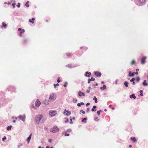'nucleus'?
I'll return each mask as SVG.
<instances>
[{
  "label": "nucleus",
  "instance_id": "nucleus-1",
  "mask_svg": "<svg viewBox=\"0 0 148 148\" xmlns=\"http://www.w3.org/2000/svg\"><path fill=\"white\" fill-rule=\"evenodd\" d=\"M42 116L41 115H38L35 118V123L36 124H38L40 120L42 119Z\"/></svg>",
  "mask_w": 148,
  "mask_h": 148
},
{
  "label": "nucleus",
  "instance_id": "nucleus-2",
  "mask_svg": "<svg viewBox=\"0 0 148 148\" xmlns=\"http://www.w3.org/2000/svg\"><path fill=\"white\" fill-rule=\"evenodd\" d=\"M50 130L51 132L54 133L58 131L59 129L57 127H54L51 129Z\"/></svg>",
  "mask_w": 148,
  "mask_h": 148
},
{
  "label": "nucleus",
  "instance_id": "nucleus-25",
  "mask_svg": "<svg viewBox=\"0 0 148 148\" xmlns=\"http://www.w3.org/2000/svg\"><path fill=\"white\" fill-rule=\"evenodd\" d=\"M93 100H95V103H97V99L96 98L95 96H94V97Z\"/></svg>",
  "mask_w": 148,
  "mask_h": 148
},
{
  "label": "nucleus",
  "instance_id": "nucleus-53",
  "mask_svg": "<svg viewBox=\"0 0 148 148\" xmlns=\"http://www.w3.org/2000/svg\"><path fill=\"white\" fill-rule=\"evenodd\" d=\"M48 141L49 143H51L52 142V140L51 139H49Z\"/></svg>",
  "mask_w": 148,
  "mask_h": 148
},
{
  "label": "nucleus",
  "instance_id": "nucleus-15",
  "mask_svg": "<svg viewBox=\"0 0 148 148\" xmlns=\"http://www.w3.org/2000/svg\"><path fill=\"white\" fill-rule=\"evenodd\" d=\"M95 80V79L93 78V77H92L90 79L89 78L88 79V83L89 84L90 83L91 81H94Z\"/></svg>",
  "mask_w": 148,
  "mask_h": 148
},
{
  "label": "nucleus",
  "instance_id": "nucleus-48",
  "mask_svg": "<svg viewBox=\"0 0 148 148\" xmlns=\"http://www.w3.org/2000/svg\"><path fill=\"white\" fill-rule=\"evenodd\" d=\"M71 131V130L70 129H68L67 130L66 132H70Z\"/></svg>",
  "mask_w": 148,
  "mask_h": 148
},
{
  "label": "nucleus",
  "instance_id": "nucleus-34",
  "mask_svg": "<svg viewBox=\"0 0 148 148\" xmlns=\"http://www.w3.org/2000/svg\"><path fill=\"white\" fill-rule=\"evenodd\" d=\"M135 80V78L134 77H133L132 78V79H131L130 80V82H134V80Z\"/></svg>",
  "mask_w": 148,
  "mask_h": 148
},
{
  "label": "nucleus",
  "instance_id": "nucleus-23",
  "mask_svg": "<svg viewBox=\"0 0 148 148\" xmlns=\"http://www.w3.org/2000/svg\"><path fill=\"white\" fill-rule=\"evenodd\" d=\"M106 88V86L105 85H103L102 87L100 88V89L101 90H105Z\"/></svg>",
  "mask_w": 148,
  "mask_h": 148
},
{
  "label": "nucleus",
  "instance_id": "nucleus-45",
  "mask_svg": "<svg viewBox=\"0 0 148 148\" xmlns=\"http://www.w3.org/2000/svg\"><path fill=\"white\" fill-rule=\"evenodd\" d=\"M118 80L117 79H116L115 82V84H117L118 83Z\"/></svg>",
  "mask_w": 148,
  "mask_h": 148
},
{
  "label": "nucleus",
  "instance_id": "nucleus-59",
  "mask_svg": "<svg viewBox=\"0 0 148 148\" xmlns=\"http://www.w3.org/2000/svg\"><path fill=\"white\" fill-rule=\"evenodd\" d=\"M135 74L136 75H137L138 74V72H136V73H135Z\"/></svg>",
  "mask_w": 148,
  "mask_h": 148
},
{
  "label": "nucleus",
  "instance_id": "nucleus-4",
  "mask_svg": "<svg viewBox=\"0 0 148 148\" xmlns=\"http://www.w3.org/2000/svg\"><path fill=\"white\" fill-rule=\"evenodd\" d=\"M147 58L146 56H144L142 58L141 63L142 64H144L145 62V60Z\"/></svg>",
  "mask_w": 148,
  "mask_h": 148
},
{
  "label": "nucleus",
  "instance_id": "nucleus-33",
  "mask_svg": "<svg viewBox=\"0 0 148 148\" xmlns=\"http://www.w3.org/2000/svg\"><path fill=\"white\" fill-rule=\"evenodd\" d=\"M53 85L54 86V88H56V86H59V84L58 83H57L56 84H54Z\"/></svg>",
  "mask_w": 148,
  "mask_h": 148
},
{
  "label": "nucleus",
  "instance_id": "nucleus-40",
  "mask_svg": "<svg viewBox=\"0 0 148 148\" xmlns=\"http://www.w3.org/2000/svg\"><path fill=\"white\" fill-rule=\"evenodd\" d=\"M29 22L32 23V24H34V21H32L31 19L29 20Z\"/></svg>",
  "mask_w": 148,
  "mask_h": 148
},
{
  "label": "nucleus",
  "instance_id": "nucleus-44",
  "mask_svg": "<svg viewBox=\"0 0 148 148\" xmlns=\"http://www.w3.org/2000/svg\"><path fill=\"white\" fill-rule=\"evenodd\" d=\"M16 5V4L15 3H12V6L14 8L15 7V5Z\"/></svg>",
  "mask_w": 148,
  "mask_h": 148
},
{
  "label": "nucleus",
  "instance_id": "nucleus-63",
  "mask_svg": "<svg viewBox=\"0 0 148 148\" xmlns=\"http://www.w3.org/2000/svg\"><path fill=\"white\" fill-rule=\"evenodd\" d=\"M88 89H89V90H91V87H88Z\"/></svg>",
  "mask_w": 148,
  "mask_h": 148
},
{
  "label": "nucleus",
  "instance_id": "nucleus-57",
  "mask_svg": "<svg viewBox=\"0 0 148 148\" xmlns=\"http://www.w3.org/2000/svg\"><path fill=\"white\" fill-rule=\"evenodd\" d=\"M80 103L81 105H83L84 104V103L83 102H81Z\"/></svg>",
  "mask_w": 148,
  "mask_h": 148
},
{
  "label": "nucleus",
  "instance_id": "nucleus-47",
  "mask_svg": "<svg viewBox=\"0 0 148 148\" xmlns=\"http://www.w3.org/2000/svg\"><path fill=\"white\" fill-rule=\"evenodd\" d=\"M90 104V103L89 102L87 103L86 105V106H88V105Z\"/></svg>",
  "mask_w": 148,
  "mask_h": 148
},
{
  "label": "nucleus",
  "instance_id": "nucleus-18",
  "mask_svg": "<svg viewBox=\"0 0 148 148\" xmlns=\"http://www.w3.org/2000/svg\"><path fill=\"white\" fill-rule=\"evenodd\" d=\"M146 80H144L143 82V83H142L143 85L144 86H148L147 83L146 82Z\"/></svg>",
  "mask_w": 148,
  "mask_h": 148
},
{
  "label": "nucleus",
  "instance_id": "nucleus-55",
  "mask_svg": "<svg viewBox=\"0 0 148 148\" xmlns=\"http://www.w3.org/2000/svg\"><path fill=\"white\" fill-rule=\"evenodd\" d=\"M93 86H98V83H96V84H93Z\"/></svg>",
  "mask_w": 148,
  "mask_h": 148
},
{
  "label": "nucleus",
  "instance_id": "nucleus-60",
  "mask_svg": "<svg viewBox=\"0 0 148 148\" xmlns=\"http://www.w3.org/2000/svg\"><path fill=\"white\" fill-rule=\"evenodd\" d=\"M104 82L103 81H102L101 82V84H104Z\"/></svg>",
  "mask_w": 148,
  "mask_h": 148
},
{
  "label": "nucleus",
  "instance_id": "nucleus-62",
  "mask_svg": "<svg viewBox=\"0 0 148 148\" xmlns=\"http://www.w3.org/2000/svg\"><path fill=\"white\" fill-rule=\"evenodd\" d=\"M32 21H34V20H35V18H32Z\"/></svg>",
  "mask_w": 148,
  "mask_h": 148
},
{
  "label": "nucleus",
  "instance_id": "nucleus-32",
  "mask_svg": "<svg viewBox=\"0 0 148 148\" xmlns=\"http://www.w3.org/2000/svg\"><path fill=\"white\" fill-rule=\"evenodd\" d=\"M29 3V1H27L25 4V5L27 7H28L29 6V5L28 4Z\"/></svg>",
  "mask_w": 148,
  "mask_h": 148
},
{
  "label": "nucleus",
  "instance_id": "nucleus-22",
  "mask_svg": "<svg viewBox=\"0 0 148 148\" xmlns=\"http://www.w3.org/2000/svg\"><path fill=\"white\" fill-rule=\"evenodd\" d=\"M93 108H92L91 109V111H92V112H94V111H96V110L95 109L96 108H97V107L96 106H94L93 107Z\"/></svg>",
  "mask_w": 148,
  "mask_h": 148
},
{
  "label": "nucleus",
  "instance_id": "nucleus-36",
  "mask_svg": "<svg viewBox=\"0 0 148 148\" xmlns=\"http://www.w3.org/2000/svg\"><path fill=\"white\" fill-rule=\"evenodd\" d=\"M135 61L134 60H133L132 61V62L131 63V64L132 65H133V64H135Z\"/></svg>",
  "mask_w": 148,
  "mask_h": 148
},
{
  "label": "nucleus",
  "instance_id": "nucleus-11",
  "mask_svg": "<svg viewBox=\"0 0 148 148\" xmlns=\"http://www.w3.org/2000/svg\"><path fill=\"white\" fill-rule=\"evenodd\" d=\"M71 111H69L66 109H65V115L67 116H69L71 115Z\"/></svg>",
  "mask_w": 148,
  "mask_h": 148
},
{
  "label": "nucleus",
  "instance_id": "nucleus-12",
  "mask_svg": "<svg viewBox=\"0 0 148 148\" xmlns=\"http://www.w3.org/2000/svg\"><path fill=\"white\" fill-rule=\"evenodd\" d=\"M66 67L69 68H74L76 66H75L74 65H73L71 64H69L66 65Z\"/></svg>",
  "mask_w": 148,
  "mask_h": 148
},
{
  "label": "nucleus",
  "instance_id": "nucleus-35",
  "mask_svg": "<svg viewBox=\"0 0 148 148\" xmlns=\"http://www.w3.org/2000/svg\"><path fill=\"white\" fill-rule=\"evenodd\" d=\"M70 123L71 124H72L73 123V122L72 121V117H70Z\"/></svg>",
  "mask_w": 148,
  "mask_h": 148
},
{
  "label": "nucleus",
  "instance_id": "nucleus-20",
  "mask_svg": "<svg viewBox=\"0 0 148 148\" xmlns=\"http://www.w3.org/2000/svg\"><path fill=\"white\" fill-rule=\"evenodd\" d=\"M130 97L131 99H132L133 98L134 99H135L136 98V97L135 96L134 94H132V95H130Z\"/></svg>",
  "mask_w": 148,
  "mask_h": 148
},
{
  "label": "nucleus",
  "instance_id": "nucleus-52",
  "mask_svg": "<svg viewBox=\"0 0 148 148\" xmlns=\"http://www.w3.org/2000/svg\"><path fill=\"white\" fill-rule=\"evenodd\" d=\"M86 92L87 93H89L90 92V90H87L86 91Z\"/></svg>",
  "mask_w": 148,
  "mask_h": 148
},
{
  "label": "nucleus",
  "instance_id": "nucleus-43",
  "mask_svg": "<svg viewBox=\"0 0 148 148\" xmlns=\"http://www.w3.org/2000/svg\"><path fill=\"white\" fill-rule=\"evenodd\" d=\"M25 32V30L24 29H22L21 31V32H20V34H21L22 33H23Z\"/></svg>",
  "mask_w": 148,
  "mask_h": 148
},
{
  "label": "nucleus",
  "instance_id": "nucleus-16",
  "mask_svg": "<svg viewBox=\"0 0 148 148\" xmlns=\"http://www.w3.org/2000/svg\"><path fill=\"white\" fill-rule=\"evenodd\" d=\"M130 140L133 141V143H135L136 142L137 140H136V138L135 137H131L130 138Z\"/></svg>",
  "mask_w": 148,
  "mask_h": 148
},
{
  "label": "nucleus",
  "instance_id": "nucleus-58",
  "mask_svg": "<svg viewBox=\"0 0 148 148\" xmlns=\"http://www.w3.org/2000/svg\"><path fill=\"white\" fill-rule=\"evenodd\" d=\"M7 4H8V5H10L11 4V3H10V2H8V3Z\"/></svg>",
  "mask_w": 148,
  "mask_h": 148
},
{
  "label": "nucleus",
  "instance_id": "nucleus-5",
  "mask_svg": "<svg viewBox=\"0 0 148 148\" xmlns=\"http://www.w3.org/2000/svg\"><path fill=\"white\" fill-rule=\"evenodd\" d=\"M41 102L39 99H37L35 102V105L36 106L38 107L40 104Z\"/></svg>",
  "mask_w": 148,
  "mask_h": 148
},
{
  "label": "nucleus",
  "instance_id": "nucleus-56",
  "mask_svg": "<svg viewBox=\"0 0 148 148\" xmlns=\"http://www.w3.org/2000/svg\"><path fill=\"white\" fill-rule=\"evenodd\" d=\"M18 31H21L22 30V29L21 28H19L18 29Z\"/></svg>",
  "mask_w": 148,
  "mask_h": 148
},
{
  "label": "nucleus",
  "instance_id": "nucleus-31",
  "mask_svg": "<svg viewBox=\"0 0 148 148\" xmlns=\"http://www.w3.org/2000/svg\"><path fill=\"white\" fill-rule=\"evenodd\" d=\"M102 111L101 110H100L99 111H98L97 112V114L98 115H99L100 114V112H101Z\"/></svg>",
  "mask_w": 148,
  "mask_h": 148
},
{
  "label": "nucleus",
  "instance_id": "nucleus-49",
  "mask_svg": "<svg viewBox=\"0 0 148 148\" xmlns=\"http://www.w3.org/2000/svg\"><path fill=\"white\" fill-rule=\"evenodd\" d=\"M65 119H66L65 120V123H67L69 121V119H68L66 118H65Z\"/></svg>",
  "mask_w": 148,
  "mask_h": 148
},
{
  "label": "nucleus",
  "instance_id": "nucleus-7",
  "mask_svg": "<svg viewBox=\"0 0 148 148\" xmlns=\"http://www.w3.org/2000/svg\"><path fill=\"white\" fill-rule=\"evenodd\" d=\"M19 118L21 120L23 121L24 122L25 121V116H22L20 115L19 116Z\"/></svg>",
  "mask_w": 148,
  "mask_h": 148
},
{
  "label": "nucleus",
  "instance_id": "nucleus-27",
  "mask_svg": "<svg viewBox=\"0 0 148 148\" xmlns=\"http://www.w3.org/2000/svg\"><path fill=\"white\" fill-rule=\"evenodd\" d=\"M12 127V126L11 125H10V126H8L7 127V128H6L7 130H10L11 129V128Z\"/></svg>",
  "mask_w": 148,
  "mask_h": 148
},
{
  "label": "nucleus",
  "instance_id": "nucleus-41",
  "mask_svg": "<svg viewBox=\"0 0 148 148\" xmlns=\"http://www.w3.org/2000/svg\"><path fill=\"white\" fill-rule=\"evenodd\" d=\"M20 3H18L17 6L18 8H19L20 7Z\"/></svg>",
  "mask_w": 148,
  "mask_h": 148
},
{
  "label": "nucleus",
  "instance_id": "nucleus-39",
  "mask_svg": "<svg viewBox=\"0 0 148 148\" xmlns=\"http://www.w3.org/2000/svg\"><path fill=\"white\" fill-rule=\"evenodd\" d=\"M80 112H82V114H85V111H83V110H80Z\"/></svg>",
  "mask_w": 148,
  "mask_h": 148
},
{
  "label": "nucleus",
  "instance_id": "nucleus-10",
  "mask_svg": "<svg viewBox=\"0 0 148 148\" xmlns=\"http://www.w3.org/2000/svg\"><path fill=\"white\" fill-rule=\"evenodd\" d=\"M78 95L80 97H81L82 96H84L85 95L84 92H82L81 91H80L78 92Z\"/></svg>",
  "mask_w": 148,
  "mask_h": 148
},
{
  "label": "nucleus",
  "instance_id": "nucleus-24",
  "mask_svg": "<svg viewBox=\"0 0 148 148\" xmlns=\"http://www.w3.org/2000/svg\"><path fill=\"white\" fill-rule=\"evenodd\" d=\"M87 118H84L82 120V122H84L85 123H86V120H87Z\"/></svg>",
  "mask_w": 148,
  "mask_h": 148
},
{
  "label": "nucleus",
  "instance_id": "nucleus-42",
  "mask_svg": "<svg viewBox=\"0 0 148 148\" xmlns=\"http://www.w3.org/2000/svg\"><path fill=\"white\" fill-rule=\"evenodd\" d=\"M60 78L59 77L58 78V79H57V81L58 83H59L60 82Z\"/></svg>",
  "mask_w": 148,
  "mask_h": 148
},
{
  "label": "nucleus",
  "instance_id": "nucleus-30",
  "mask_svg": "<svg viewBox=\"0 0 148 148\" xmlns=\"http://www.w3.org/2000/svg\"><path fill=\"white\" fill-rule=\"evenodd\" d=\"M77 101V99L76 98H74L73 99V103H76Z\"/></svg>",
  "mask_w": 148,
  "mask_h": 148
},
{
  "label": "nucleus",
  "instance_id": "nucleus-37",
  "mask_svg": "<svg viewBox=\"0 0 148 148\" xmlns=\"http://www.w3.org/2000/svg\"><path fill=\"white\" fill-rule=\"evenodd\" d=\"M94 119L95 121H98L99 120L98 119L97 117H95Z\"/></svg>",
  "mask_w": 148,
  "mask_h": 148
},
{
  "label": "nucleus",
  "instance_id": "nucleus-14",
  "mask_svg": "<svg viewBox=\"0 0 148 148\" xmlns=\"http://www.w3.org/2000/svg\"><path fill=\"white\" fill-rule=\"evenodd\" d=\"M32 133H31L30 135H29V137L27 139V142L28 144H29L30 140L31 139V138L32 136Z\"/></svg>",
  "mask_w": 148,
  "mask_h": 148
},
{
  "label": "nucleus",
  "instance_id": "nucleus-3",
  "mask_svg": "<svg viewBox=\"0 0 148 148\" xmlns=\"http://www.w3.org/2000/svg\"><path fill=\"white\" fill-rule=\"evenodd\" d=\"M49 115L52 117L54 116L56 114V112L54 111H51L49 112Z\"/></svg>",
  "mask_w": 148,
  "mask_h": 148
},
{
  "label": "nucleus",
  "instance_id": "nucleus-38",
  "mask_svg": "<svg viewBox=\"0 0 148 148\" xmlns=\"http://www.w3.org/2000/svg\"><path fill=\"white\" fill-rule=\"evenodd\" d=\"M6 139V138L5 136H4L2 139V140L3 141H4Z\"/></svg>",
  "mask_w": 148,
  "mask_h": 148
},
{
  "label": "nucleus",
  "instance_id": "nucleus-28",
  "mask_svg": "<svg viewBox=\"0 0 148 148\" xmlns=\"http://www.w3.org/2000/svg\"><path fill=\"white\" fill-rule=\"evenodd\" d=\"M140 95L141 96H143V90H141L140 91Z\"/></svg>",
  "mask_w": 148,
  "mask_h": 148
},
{
  "label": "nucleus",
  "instance_id": "nucleus-54",
  "mask_svg": "<svg viewBox=\"0 0 148 148\" xmlns=\"http://www.w3.org/2000/svg\"><path fill=\"white\" fill-rule=\"evenodd\" d=\"M22 146V144L21 143L20 145H19L18 146V148H19L21 146Z\"/></svg>",
  "mask_w": 148,
  "mask_h": 148
},
{
  "label": "nucleus",
  "instance_id": "nucleus-64",
  "mask_svg": "<svg viewBox=\"0 0 148 148\" xmlns=\"http://www.w3.org/2000/svg\"><path fill=\"white\" fill-rule=\"evenodd\" d=\"M139 71V69H137L136 70V71Z\"/></svg>",
  "mask_w": 148,
  "mask_h": 148
},
{
  "label": "nucleus",
  "instance_id": "nucleus-6",
  "mask_svg": "<svg viewBox=\"0 0 148 148\" xmlns=\"http://www.w3.org/2000/svg\"><path fill=\"white\" fill-rule=\"evenodd\" d=\"M56 96L54 94H51L50 95L49 99L51 100H54L56 99Z\"/></svg>",
  "mask_w": 148,
  "mask_h": 148
},
{
  "label": "nucleus",
  "instance_id": "nucleus-21",
  "mask_svg": "<svg viewBox=\"0 0 148 148\" xmlns=\"http://www.w3.org/2000/svg\"><path fill=\"white\" fill-rule=\"evenodd\" d=\"M128 82H125L124 83V84L126 87H128Z\"/></svg>",
  "mask_w": 148,
  "mask_h": 148
},
{
  "label": "nucleus",
  "instance_id": "nucleus-26",
  "mask_svg": "<svg viewBox=\"0 0 148 148\" xmlns=\"http://www.w3.org/2000/svg\"><path fill=\"white\" fill-rule=\"evenodd\" d=\"M66 55L68 57L71 56L72 54L69 53H67L66 54Z\"/></svg>",
  "mask_w": 148,
  "mask_h": 148
},
{
  "label": "nucleus",
  "instance_id": "nucleus-29",
  "mask_svg": "<svg viewBox=\"0 0 148 148\" xmlns=\"http://www.w3.org/2000/svg\"><path fill=\"white\" fill-rule=\"evenodd\" d=\"M140 80V78L138 76H137L136 78V81L137 82H138Z\"/></svg>",
  "mask_w": 148,
  "mask_h": 148
},
{
  "label": "nucleus",
  "instance_id": "nucleus-51",
  "mask_svg": "<svg viewBox=\"0 0 148 148\" xmlns=\"http://www.w3.org/2000/svg\"><path fill=\"white\" fill-rule=\"evenodd\" d=\"M77 106H79V107H80L81 106V104H80V103H78L77 104Z\"/></svg>",
  "mask_w": 148,
  "mask_h": 148
},
{
  "label": "nucleus",
  "instance_id": "nucleus-8",
  "mask_svg": "<svg viewBox=\"0 0 148 148\" xmlns=\"http://www.w3.org/2000/svg\"><path fill=\"white\" fill-rule=\"evenodd\" d=\"M94 74L97 77H100L101 75V73L100 72L96 71L95 72Z\"/></svg>",
  "mask_w": 148,
  "mask_h": 148
},
{
  "label": "nucleus",
  "instance_id": "nucleus-9",
  "mask_svg": "<svg viewBox=\"0 0 148 148\" xmlns=\"http://www.w3.org/2000/svg\"><path fill=\"white\" fill-rule=\"evenodd\" d=\"M145 0H138V3L139 5H143L145 1Z\"/></svg>",
  "mask_w": 148,
  "mask_h": 148
},
{
  "label": "nucleus",
  "instance_id": "nucleus-17",
  "mask_svg": "<svg viewBox=\"0 0 148 148\" xmlns=\"http://www.w3.org/2000/svg\"><path fill=\"white\" fill-rule=\"evenodd\" d=\"M135 74V72H133L132 73V72L131 71H129V75L130 77H133Z\"/></svg>",
  "mask_w": 148,
  "mask_h": 148
},
{
  "label": "nucleus",
  "instance_id": "nucleus-46",
  "mask_svg": "<svg viewBox=\"0 0 148 148\" xmlns=\"http://www.w3.org/2000/svg\"><path fill=\"white\" fill-rule=\"evenodd\" d=\"M89 111H90V109L88 108H87L86 112H89Z\"/></svg>",
  "mask_w": 148,
  "mask_h": 148
},
{
  "label": "nucleus",
  "instance_id": "nucleus-19",
  "mask_svg": "<svg viewBox=\"0 0 148 148\" xmlns=\"http://www.w3.org/2000/svg\"><path fill=\"white\" fill-rule=\"evenodd\" d=\"M2 26L1 27V28H2L4 27L5 28H6L7 25L4 22H2Z\"/></svg>",
  "mask_w": 148,
  "mask_h": 148
},
{
  "label": "nucleus",
  "instance_id": "nucleus-13",
  "mask_svg": "<svg viewBox=\"0 0 148 148\" xmlns=\"http://www.w3.org/2000/svg\"><path fill=\"white\" fill-rule=\"evenodd\" d=\"M91 74V73L90 72H88V71H86L85 74L84 75L87 77H90V75Z\"/></svg>",
  "mask_w": 148,
  "mask_h": 148
},
{
  "label": "nucleus",
  "instance_id": "nucleus-61",
  "mask_svg": "<svg viewBox=\"0 0 148 148\" xmlns=\"http://www.w3.org/2000/svg\"><path fill=\"white\" fill-rule=\"evenodd\" d=\"M72 119L73 120H75V117H73Z\"/></svg>",
  "mask_w": 148,
  "mask_h": 148
},
{
  "label": "nucleus",
  "instance_id": "nucleus-50",
  "mask_svg": "<svg viewBox=\"0 0 148 148\" xmlns=\"http://www.w3.org/2000/svg\"><path fill=\"white\" fill-rule=\"evenodd\" d=\"M69 134L67 133L66 132H65V136H69Z\"/></svg>",
  "mask_w": 148,
  "mask_h": 148
}]
</instances>
